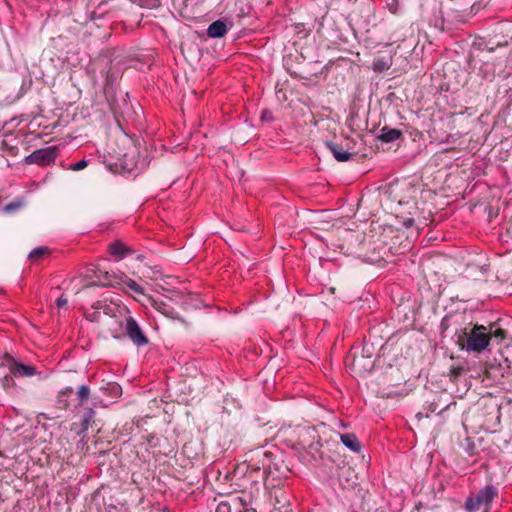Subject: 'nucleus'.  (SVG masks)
<instances>
[{"label": "nucleus", "mask_w": 512, "mask_h": 512, "mask_svg": "<svg viewBox=\"0 0 512 512\" xmlns=\"http://www.w3.org/2000/svg\"><path fill=\"white\" fill-rule=\"evenodd\" d=\"M23 206V202L20 200L12 201L3 207L5 213H13Z\"/></svg>", "instance_id": "obj_20"}, {"label": "nucleus", "mask_w": 512, "mask_h": 512, "mask_svg": "<svg viewBox=\"0 0 512 512\" xmlns=\"http://www.w3.org/2000/svg\"><path fill=\"white\" fill-rule=\"evenodd\" d=\"M455 343L461 350L467 352L482 353L490 344V334L484 325H474L456 330Z\"/></svg>", "instance_id": "obj_1"}, {"label": "nucleus", "mask_w": 512, "mask_h": 512, "mask_svg": "<svg viewBox=\"0 0 512 512\" xmlns=\"http://www.w3.org/2000/svg\"><path fill=\"white\" fill-rule=\"evenodd\" d=\"M78 405L83 406L90 397V388L87 385H81L76 393Z\"/></svg>", "instance_id": "obj_15"}, {"label": "nucleus", "mask_w": 512, "mask_h": 512, "mask_svg": "<svg viewBox=\"0 0 512 512\" xmlns=\"http://www.w3.org/2000/svg\"><path fill=\"white\" fill-rule=\"evenodd\" d=\"M372 350H373L372 344L369 345L367 342H365L364 345H363V348H362L361 358L370 359L372 357V354H373Z\"/></svg>", "instance_id": "obj_21"}, {"label": "nucleus", "mask_w": 512, "mask_h": 512, "mask_svg": "<svg viewBox=\"0 0 512 512\" xmlns=\"http://www.w3.org/2000/svg\"><path fill=\"white\" fill-rule=\"evenodd\" d=\"M402 136L403 133L401 130L384 126L380 129L377 139L384 143H391L400 139Z\"/></svg>", "instance_id": "obj_10"}, {"label": "nucleus", "mask_w": 512, "mask_h": 512, "mask_svg": "<svg viewBox=\"0 0 512 512\" xmlns=\"http://www.w3.org/2000/svg\"><path fill=\"white\" fill-rule=\"evenodd\" d=\"M94 414L95 412L92 408L85 409V413L81 419V426L84 430L88 429L90 422L93 420Z\"/></svg>", "instance_id": "obj_18"}, {"label": "nucleus", "mask_w": 512, "mask_h": 512, "mask_svg": "<svg viewBox=\"0 0 512 512\" xmlns=\"http://www.w3.org/2000/svg\"><path fill=\"white\" fill-rule=\"evenodd\" d=\"M205 0H185L186 6H197L201 3H203Z\"/></svg>", "instance_id": "obj_28"}, {"label": "nucleus", "mask_w": 512, "mask_h": 512, "mask_svg": "<svg viewBox=\"0 0 512 512\" xmlns=\"http://www.w3.org/2000/svg\"><path fill=\"white\" fill-rule=\"evenodd\" d=\"M0 367H7L14 377H30L37 374L34 366L18 362L8 354L0 359Z\"/></svg>", "instance_id": "obj_4"}, {"label": "nucleus", "mask_w": 512, "mask_h": 512, "mask_svg": "<svg viewBox=\"0 0 512 512\" xmlns=\"http://www.w3.org/2000/svg\"><path fill=\"white\" fill-rule=\"evenodd\" d=\"M340 440L351 451L356 453L361 451L362 445L354 433L340 434Z\"/></svg>", "instance_id": "obj_11"}, {"label": "nucleus", "mask_w": 512, "mask_h": 512, "mask_svg": "<svg viewBox=\"0 0 512 512\" xmlns=\"http://www.w3.org/2000/svg\"><path fill=\"white\" fill-rule=\"evenodd\" d=\"M109 252L118 260L124 259L133 253V250L120 240H116L109 245Z\"/></svg>", "instance_id": "obj_9"}, {"label": "nucleus", "mask_w": 512, "mask_h": 512, "mask_svg": "<svg viewBox=\"0 0 512 512\" xmlns=\"http://www.w3.org/2000/svg\"><path fill=\"white\" fill-rule=\"evenodd\" d=\"M100 316H101V311L96 310V309H95V311L86 314V318L91 322L100 321Z\"/></svg>", "instance_id": "obj_23"}, {"label": "nucleus", "mask_w": 512, "mask_h": 512, "mask_svg": "<svg viewBox=\"0 0 512 512\" xmlns=\"http://www.w3.org/2000/svg\"><path fill=\"white\" fill-rule=\"evenodd\" d=\"M49 254V249L48 247H45V246H41V247H37V248H34L30 253H29V259L32 260V261H37L39 260L40 258L46 256Z\"/></svg>", "instance_id": "obj_16"}, {"label": "nucleus", "mask_w": 512, "mask_h": 512, "mask_svg": "<svg viewBox=\"0 0 512 512\" xmlns=\"http://www.w3.org/2000/svg\"><path fill=\"white\" fill-rule=\"evenodd\" d=\"M59 403L62 404L64 407H67L66 397H62V401Z\"/></svg>", "instance_id": "obj_31"}, {"label": "nucleus", "mask_w": 512, "mask_h": 512, "mask_svg": "<svg viewBox=\"0 0 512 512\" xmlns=\"http://www.w3.org/2000/svg\"><path fill=\"white\" fill-rule=\"evenodd\" d=\"M488 333L490 334V339L494 337L501 341L506 337V331L499 327L497 322L490 324Z\"/></svg>", "instance_id": "obj_14"}, {"label": "nucleus", "mask_w": 512, "mask_h": 512, "mask_svg": "<svg viewBox=\"0 0 512 512\" xmlns=\"http://www.w3.org/2000/svg\"><path fill=\"white\" fill-rule=\"evenodd\" d=\"M387 6H388L389 11L393 14H397L400 10L398 0H392L391 3L387 4Z\"/></svg>", "instance_id": "obj_24"}, {"label": "nucleus", "mask_w": 512, "mask_h": 512, "mask_svg": "<svg viewBox=\"0 0 512 512\" xmlns=\"http://www.w3.org/2000/svg\"><path fill=\"white\" fill-rule=\"evenodd\" d=\"M101 390L108 392L113 398L118 397L121 394V387L117 383H107L106 386L101 387Z\"/></svg>", "instance_id": "obj_17"}, {"label": "nucleus", "mask_w": 512, "mask_h": 512, "mask_svg": "<svg viewBox=\"0 0 512 512\" xmlns=\"http://www.w3.org/2000/svg\"><path fill=\"white\" fill-rule=\"evenodd\" d=\"M232 25L231 22L228 25L226 21L218 19L209 25L207 35L210 38H221L229 31Z\"/></svg>", "instance_id": "obj_8"}, {"label": "nucleus", "mask_w": 512, "mask_h": 512, "mask_svg": "<svg viewBox=\"0 0 512 512\" xmlns=\"http://www.w3.org/2000/svg\"><path fill=\"white\" fill-rule=\"evenodd\" d=\"M155 307H156V309H158L159 311H161L163 314H166V315H171L172 310H173V309H171V308H170V309H167V308H166V305H165V304H163V303H161V304H160V306H158V304H157V303H155Z\"/></svg>", "instance_id": "obj_27"}, {"label": "nucleus", "mask_w": 512, "mask_h": 512, "mask_svg": "<svg viewBox=\"0 0 512 512\" xmlns=\"http://www.w3.org/2000/svg\"><path fill=\"white\" fill-rule=\"evenodd\" d=\"M95 277L97 278V282H95V284L104 287H120V276H117L115 273L97 269L95 271Z\"/></svg>", "instance_id": "obj_7"}, {"label": "nucleus", "mask_w": 512, "mask_h": 512, "mask_svg": "<svg viewBox=\"0 0 512 512\" xmlns=\"http://www.w3.org/2000/svg\"><path fill=\"white\" fill-rule=\"evenodd\" d=\"M13 378H14V376L11 374L10 371L8 374H5L2 377H0V383H1L2 387L5 389L13 387L15 385Z\"/></svg>", "instance_id": "obj_19"}, {"label": "nucleus", "mask_w": 512, "mask_h": 512, "mask_svg": "<svg viewBox=\"0 0 512 512\" xmlns=\"http://www.w3.org/2000/svg\"><path fill=\"white\" fill-rule=\"evenodd\" d=\"M413 224H414V219H412V218H409V219L404 221V225L406 227H411V226H413Z\"/></svg>", "instance_id": "obj_29"}, {"label": "nucleus", "mask_w": 512, "mask_h": 512, "mask_svg": "<svg viewBox=\"0 0 512 512\" xmlns=\"http://www.w3.org/2000/svg\"><path fill=\"white\" fill-rule=\"evenodd\" d=\"M387 67H388L387 64H383V63L375 65V69H378V70H383V69H385Z\"/></svg>", "instance_id": "obj_30"}, {"label": "nucleus", "mask_w": 512, "mask_h": 512, "mask_svg": "<svg viewBox=\"0 0 512 512\" xmlns=\"http://www.w3.org/2000/svg\"><path fill=\"white\" fill-rule=\"evenodd\" d=\"M126 335L133 344L138 347L145 346L149 343L148 337L132 316L126 318Z\"/></svg>", "instance_id": "obj_5"}, {"label": "nucleus", "mask_w": 512, "mask_h": 512, "mask_svg": "<svg viewBox=\"0 0 512 512\" xmlns=\"http://www.w3.org/2000/svg\"><path fill=\"white\" fill-rule=\"evenodd\" d=\"M93 308L101 311V313H103L105 315L112 316V317L116 316V311H118V309H119L116 306L102 303L100 301L96 302L95 305L93 306Z\"/></svg>", "instance_id": "obj_13"}, {"label": "nucleus", "mask_w": 512, "mask_h": 512, "mask_svg": "<svg viewBox=\"0 0 512 512\" xmlns=\"http://www.w3.org/2000/svg\"><path fill=\"white\" fill-rule=\"evenodd\" d=\"M87 166H88V161L85 159H82V160L78 161L77 163L70 165L69 169L72 171H80V170H83L84 168H86Z\"/></svg>", "instance_id": "obj_22"}, {"label": "nucleus", "mask_w": 512, "mask_h": 512, "mask_svg": "<svg viewBox=\"0 0 512 512\" xmlns=\"http://www.w3.org/2000/svg\"><path fill=\"white\" fill-rule=\"evenodd\" d=\"M67 303H68V300L66 297H64L63 295H61L59 298H57L55 304L56 306L61 309L65 306H67Z\"/></svg>", "instance_id": "obj_26"}, {"label": "nucleus", "mask_w": 512, "mask_h": 512, "mask_svg": "<svg viewBox=\"0 0 512 512\" xmlns=\"http://www.w3.org/2000/svg\"><path fill=\"white\" fill-rule=\"evenodd\" d=\"M325 145L338 162H346L353 157V154L348 151L350 149L348 145L347 149L341 143L332 141H327Z\"/></svg>", "instance_id": "obj_6"}, {"label": "nucleus", "mask_w": 512, "mask_h": 512, "mask_svg": "<svg viewBox=\"0 0 512 512\" xmlns=\"http://www.w3.org/2000/svg\"><path fill=\"white\" fill-rule=\"evenodd\" d=\"M58 155L59 148L57 146H48L33 151L24 158V163L27 165L36 164L43 167L49 166L55 162Z\"/></svg>", "instance_id": "obj_3"}, {"label": "nucleus", "mask_w": 512, "mask_h": 512, "mask_svg": "<svg viewBox=\"0 0 512 512\" xmlns=\"http://www.w3.org/2000/svg\"><path fill=\"white\" fill-rule=\"evenodd\" d=\"M498 496V488L488 484L477 493L471 494L465 501V509L468 512H476L481 508L488 512L492 501Z\"/></svg>", "instance_id": "obj_2"}, {"label": "nucleus", "mask_w": 512, "mask_h": 512, "mask_svg": "<svg viewBox=\"0 0 512 512\" xmlns=\"http://www.w3.org/2000/svg\"><path fill=\"white\" fill-rule=\"evenodd\" d=\"M72 393H73L72 387H66L65 389L61 390L58 394V402L62 401V397H68Z\"/></svg>", "instance_id": "obj_25"}, {"label": "nucleus", "mask_w": 512, "mask_h": 512, "mask_svg": "<svg viewBox=\"0 0 512 512\" xmlns=\"http://www.w3.org/2000/svg\"><path fill=\"white\" fill-rule=\"evenodd\" d=\"M119 281H120V285L121 284L126 285L134 293L144 294L143 288L139 284H137L134 280H132L131 278L127 277L125 274L122 273L120 275Z\"/></svg>", "instance_id": "obj_12"}]
</instances>
